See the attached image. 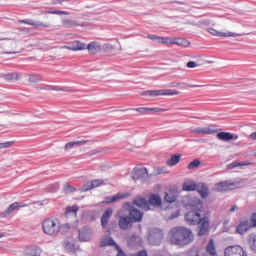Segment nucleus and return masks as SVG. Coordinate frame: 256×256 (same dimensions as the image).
<instances>
[{
  "mask_svg": "<svg viewBox=\"0 0 256 256\" xmlns=\"http://www.w3.org/2000/svg\"><path fill=\"white\" fill-rule=\"evenodd\" d=\"M208 33L210 35H214V37H239L240 35L233 32H221L219 30H215L214 28H208Z\"/></svg>",
  "mask_w": 256,
  "mask_h": 256,
  "instance_id": "16",
  "label": "nucleus"
},
{
  "mask_svg": "<svg viewBox=\"0 0 256 256\" xmlns=\"http://www.w3.org/2000/svg\"><path fill=\"white\" fill-rule=\"evenodd\" d=\"M42 231L49 237H57L59 233L65 235L71 231L69 223L62 224L61 220L55 217L46 218L42 222Z\"/></svg>",
  "mask_w": 256,
  "mask_h": 256,
  "instance_id": "3",
  "label": "nucleus"
},
{
  "mask_svg": "<svg viewBox=\"0 0 256 256\" xmlns=\"http://www.w3.org/2000/svg\"><path fill=\"white\" fill-rule=\"evenodd\" d=\"M93 235V230L89 227H85L79 232L78 239L79 241L87 242L91 241V236Z\"/></svg>",
  "mask_w": 256,
  "mask_h": 256,
  "instance_id": "18",
  "label": "nucleus"
},
{
  "mask_svg": "<svg viewBox=\"0 0 256 256\" xmlns=\"http://www.w3.org/2000/svg\"><path fill=\"white\" fill-rule=\"evenodd\" d=\"M233 189H237V186L235 185V182L231 180L219 182L214 186V191H218L219 193L232 191Z\"/></svg>",
  "mask_w": 256,
  "mask_h": 256,
  "instance_id": "9",
  "label": "nucleus"
},
{
  "mask_svg": "<svg viewBox=\"0 0 256 256\" xmlns=\"http://www.w3.org/2000/svg\"><path fill=\"white\" fill-rule=\"evenodd\" d=\"M166 203H174L177 201V190H169L164 196Z\"/></svg>",
  "mask_w": 256,
  "mask_h": 256,
  "instance_id": "26",
  "label": "nucleus"
},
{
  "mask_svg": "<svg viewBox=\"0 0 256 256\" xmlns=\"http://www.w3.org/2000/svg\"><path fill=\"white\" fill-rule=\"evenodd\" d=\"M51 15H70L69 12L67 11H61V10H55V11H51L49 12Z\"/></svg>",
  "mask_w": 256,
  "mask_h": 256,
  "instance_id": "48",
  "label": "nucleus"
},
{
  "mask_svg": "<svg viewBox=\"0 0 256 256\" xmlns=\"http://www.w3.org/2000/svg\"><path fill=\"white\" fill-rule=\"evenodd\" d=\"M239 210V207L237 205H234L232 208H230V213H235V211Z\"/></svg>",
  "mask_w": 256,
  "mask_h": 256,
  "instance_id": "54",
  "label": "nucleus"
},
{
  "mask_svg": "<svg viewBox=\"0 0 256 256\" xmlns=\"http://www.w3.org/2000/svg\"><path fill=\"white\" fill-rule=\"evenodd\" d=\"M65 1H69V0H55L53 2V5H61V3H65Z\"/></svg>",
  "mask_w": 256,
  "mask_h": 256,
  "instance_id": "53",
  "label": "nucleus"
},
{
  "mask_svg": "<svg viewBox=\"0 0 256 256\" xmlns=\"http://www.w3.org/2000/svg\"><path fill=\"white\" fill-rule=\"evenodd\" d=\"M23 207H27V205L22 204L21 202H14L6 210H4L1 213V217H3V218L11 217V215L13 214V212L15 210L23 209Z\"/></svg>",
  "mask_w": 256,
  "mask_h": 256,
  "instance_id": "11",
  "label": "nucleus"
},
{
  "mask_svg": "<svg viewBox=\"0 0 256 256\" xmlns=\"http://www.w3.org/2000/svg\"><path fill=\"white\" fill-rule=\"evenodd\" d=\"M165 111H168V109L159 107L148 108V115H153L154 113H165Z\"/></svg>",
  "mask_w": 256,
  "mask_h": 256,
  "instance_id": "35",
  "label": "nucleus"
},
{
  "mask_svg": "<svg viewBox=\"0 0 256 256\" xmlns=\"http://www.w3.org/2000/svg\"><path fill=\"white\" fill-rule=\"evenodd\" d=\"M249 245L252 251H256V235L252 234L249 236Z\"/></svg>",
  "mask_w": 256,
  "mask_h": 256,
  "instance_id": "38",
  "label": "nucleus"
},
{
  "mask_svg": "<svg viewBox=\"0 0 256 256\" xmlns=\"http://www.w3.org/2000/svg\"><path fill=\"white\" fill-rule=\"evenodd\" d=\"M27 256H41V249L33 248L31 252L27 254Z\"/></svg>",
  "mask_w": 256,
  "mask_h": 256,
  "instance_id": "46",
  "label": "nucleus"
},
{
  "mask_svg": "<svg viewBox=\"0 0 256 256\" xmlns=\"http://www.w3.org/2000/svg\"><path fill=\"white\" fill-rule=\"evenodd\" d=\"M148 38L151 41H157L158 43H163L164 45H167L168 37H161V36H157L155 34H150V35H148Z\"/></svg>",
  "mask_w": 256,
  "mask_h": 256,
  "instance_id": "32",
  "label": "nucleus"
},
{
  "mask_svg": "<svg viewBox=\"0 0 256 256\" xmlns=\"http://www.w3.org/2000/svg\"><path fill=\"white\" fill-rule=\"evenodd\" d=\"M199 165H201V161H199L198 159L190 162L187 166V169L191 170V169H197V167H199Z\"/></svg>",
  "mask_w": 256,
  "mask_h": 256,
  "instance_id": "41",
  "label": "nucleus"
},
{
  "mask_svg": "<svg viewBox=\"0 0 256 256\" xmlns=\"http://www.w3.org/2000/svg\"><path fill=\"white\" fill-rule=\"evenodd\" d=\"M148 239L152 243V245H160L161 241L163 240V231L159 229L153 230L152 232H150Z\"/></svg>",
  "mask_w": 256,
  "mask_h": 256,
  "instance_id": "12",
  "label": "nucleus"
},
{
  "mask_svg": "<svg viewBox=\"0 0 256 256\" xmlns=\"http://www.w3.org/2000/svg\"><path fill=\"white\" fill-rule=\"evenodd\" d=\"M15 141H8V142H2L0 143V149H7L11 147V145H14Z\"/></svg>",
  "mask_w": 256,
  "mask_h": 256,
  "instance_id": "45",
  "label": "nucleus"
},
{
  "mask_svg": "<svg viewBox=\"0 0 256 256\" xmlns=\"http://www.w3.org/2000/svg\"><path fill=\"white\" fill-rule=\"evenodd\" d=\"M111 215H113V208H107L101 217V225L103 229L107 227L109 220L111 219Z\"/></svg>",
  "mask_w": 256,
  "mask_h": 256,
  "instance_id": "23",
  "label": "nucleus"
},
{
  "mask_svg": "<svg viewBox=\"0 0 256 256\" xmlns=\"http://www.w3.org/2000/svg\"><path fill=\"white\" fill-rule=\"evenodd\" d=\"M192 87H201V86L194 85V86H192Z\"/></svg>",
  "mask_w": 256,
  "mask_h": 256,
  "instance_id": "58",
  "label": "nucleus"
},
{
  "mask_svg": "<svg viewBox=\"0 0 256 256\" xmlns=\"http://www.w3.org/2000/svg\"><path fill=\"white\" fill-rule=\"evenodd\" d=\"M87 143H89L88 140L68 142L65 144L64 149H65V151H71V149H73V147H77L79 145H87Z\"/></svg>",
  "mask_w": 256,
  "mask_h": 256,
  "instance_id": "25",
  "label": "nucleus"
},
{
  "mask_svg": "<svg viewBox=\"0 0 256 256\" xmlns=\"http://www.w3.org/2000/svg\"><path fill=\"white\" fill-rule=\"evenodd\" d=\"M0 41H3V40H0ZM0 47H3V43H2V44H0Z\"/></svg>",
  "mask_w": 256,
  "mask_h": 256,
  "instance_id": "56",
  "label": "nucleus"
},
{
  "mask_svg": "<svg viewBox=\"0 0 256 256\" xmlns=\"http://www.w3.org/2000/svg\"><path fill=\"white\" fill-rule=\"evenodd\" d=\"M179 85H181V83H177V87H179Z\"/></svg>",
  "mask_w": 256,
  "mask_h": 256,
  "instance_id": "57",
  "label": "nucleus"
},
{
  "mask_svg": "<svg viewBox=\"0 0 256 256\" xmlns=\"http://www.w3.org/2000/svg\"><path fill=\"white\" fill-rule=\"evenodd\" d=\"M249 229H251V223H249L248 220H243L237 227V233L240 235H245Z\"/></svg>",
  "mask_w": 256,
  "mask_h": 256,
  "instance_id": "24",
  "label": "nucleus"
},
{
  "mask_svg": "<svg viewBox=\"0 0 256 256\" xmlns=\"http://www.w3.org/2000/svg\"><path fill=\"white\" fill-rule=\"evenodd\" d=\"M187 256H205V254L198 249H192L188 252Z\"/></svg>",
  "mask_w": 256,
  "mask_h": 256,
  "instance_id": "42",
  "label": "nucleus"
},
{
  "mask_svg": "<svg viewBox=\"0 0 256 256\" xmlns=\"http://www.w3.org/2000/svg\"><path fill=\"white\" fill-rule=\"evenodd\" d=\"M166 45H178V47H190L191 42L185 38L168 37Z\"/></svg>",
  "mask_w": 256,
  "mask_h": 256,
  "instance_id": "10",
  "label": "nucleus"
},
{
  "mask_svg": "<svg viewBox=\"0 0 256 256\" xmlns=\"http://www.w3.org/2000/svg\"><path fill=\"white\" fill-rule=\"evenodd\" d=\"M196 189L198 193L201 195L202 199H207V197H209V188H207V185H198Z\"/></svg>",
  "mask_w": 256,
  "mask_h": 256,
  "instance_id": "31",
  "label": "nucleus"
},
{
  "mask_svg": "<svg viewBox=\"0 0 256 256\" xmlns=\"http://www.w3.org/2000/svg\"><path fill=\"white\" fill-rule=\"evenodd\" d=\"M195 182H185L182 186L183 191H195L197 189Z\"/></svg>",
  "mask_w": 256,
  "mask_h": 256,
  "instance_id": "34",
  "label": "nucleus"
},
{
  "mask_svg": "<svg viewBox=\"0 0 256 256\" xmlns=\"http://www.w3.org/2000/svg\"><path fill=\"white\" fill-rule=\"evenodd\" d=\"M249 165H253V162H249V161L237 162V161H234V162L228 164L227 169H235L236 167H249Z\"/></svg>",
  "mask_w": 256,
  "mask_h": 256,
  "instance_id": "28",
  "label": "nucleus"
},
{
  "mask_svg": "<svg viewBox=\"0 0 256 256\" xmlns=\"http://www.w3.org/2000/svg\"><path fill=\"white\" fill-rule=\"evenodd\" d=\"M254 157L256 158V152L254 153Z\"/></svg>",
  "mask_w": 256,
  "mask_h": 256,
  "instance_id": "59",
  "label": "nucleus"
},
{
  "mask_svg": "<svg viewBox=\"0 0 256 256\" xmlns=\"http://www.w3.org/2000/svg\"><path fill=\"white\" fill-rule=\"evenodd\" d=\"M114 246L117 247V243L111 237H103L100 241V247H109Z\"/></svg>",
  "mask_w": 256,
  "mask_h": 256,
  "instance_id": "29",
  "label": "nucleus"
},
{
  "mask_svg": "<svg viewBox=\"0 0 256 256\" xmlns=\"http://www.w3.org/2000/svg\"><path fill=\"white\" fill-rule=\"evenodd\" d=\"M104 52L105 53H110L111 51H115V46L111 45V44H105L103 46Z\"/></svg>",
  "mask_w": 256,
  "mask_h": 256,
  "instance_id": "47",
  "label": "nucleus"
},
{
  "mask_svg": "<svg viewBox=\"0 0 256 256\" xmlns=\"http://www.w3.org/2000/svg\"><path fill=\"white\" fill-rule=\"evenodd\" d=\"M20 23H24V25H31L32 27H49L48 23H43V22H37V21H33L31 19L29 20H21Z\"/></svg>",
  "mask_w": 256,
  "mask_h": 256,
  "instance_id": "27",
  "label": "nucleus"
},
{
  "mask_svg": "<svg viewBox=\"0 0 256 256\" xmlns=\"http://www.w3.org/2000/svg\"><path fill=\"white\" fill-rule=\"evenodd\" d=\"M86 49L90 55H97L101 51V43L99 42H90Z\"/></svg>",
  "mask_w": 256,
  "mask_h": 256,
  "instance_id": "22",
  "label": "nucleus"
},
{
  "mask_svg": "<svg viewBox=\"0 0 256 256\" xmlns=\"http://www.w3.org/2000/svg\"><path fill=\"white\" fill-rule=\"evenodd\" d=\"M125 194H117L115 196H110L105 199V203H115V201H119V199H125Z\"/></svg>",
  "mask_w": 256,
  "mask_h": 256,
  "instance_id": "33",
  "label": "nucleus"
},
{
  "mask_svg": "<svg viewBox=\"0 0 256 256\" xmlns=\"http://www.w3.org/2000/svg\"><path fill=\"white\" fill-rule=\"evenodd\" d=\"M224 256H247V252L239 245H230L224 249Z\"/></svg>",
  "mask_w": 256,
  "mask_h": 256,
  "instance_id": "8",
  "label": "nucleus"
},
{
  "mask_svg": "<svg viewBox=\"0 0 256 256\" xmlns=\"http://www.w3.org/2000/svg\"><path fill=\"white\" fill-rule=\"evenodd\" d=\"M251 139H253L254 141H256V132L252 133L250 135Z\"/></svg>",
  "mask_w": 256,
  "mask_h": 256,
  "instance_id": "55",
  "label": "nucleus"
},
{
  "mask_svg": "<svg viewBox=\"0 0 256 256\" xmlns=\"http://www.w3.org/2000/svg\"><path fill=\"white\" fill-rule=\"evenodd\" d=\"M79 211L78 206H70L66 208L65 215H77V212Z\"/></svg>",
  "mask_w": 256,
  "mask_h": 256,
  "instance_id": "37",
  "label": "nucleus"
},
{
  "mask_svg": "<svg viewBox=\"0 0 256 256\" xmlns=\"http://www.w3.org/2000/svg\"><path fill=\"white\" fill-rule=\"evenodd\" d=\"M206 253L209 256H219L217 252V246L215 244V240L211 239L206 245Z\"/></svg>",
  "mask_w": 256,
  "mask_h": 256,
  "instance_id": "21",
  "label": "nucleus"
},
{
  "mask_svg": "<svg viewBox=\"0 0 256 256\" xmlns=\"http://www.w3.org/2000/svg\"><path fill=\"white\" fill-rule=\"evenodd\" d=\"M62 24L65 27H75V21H73L71 19H62Z\"/></svg>",
  "mask_w": 256,
  "mask_h": 256,
  "instance_id": "43",
  "label": "nucleus"
},
{
  "mask_svg": "<svg viewBox=\"0 0 256 256\" xmlns=\"http://www.w3.org/2000/svg\"><path fill=\"white\" fill-rule=\"evenodd\" d=\"M64 191H65V193H75V191H77V188H75L69 184H66L64 186Z\"/></svg>",
  "mask_w": 256,
  "mask_h": 256,
  "instance_id": "44",
  "label": "nucleus"
},
{
  "mask_svg": "<svg viewBox=\"0 0 256 256\" xmlns=\"http://www.w3.org/2000/svg\"><path fill=\"white\" fill-rule=\"evenodd\" d=\"M178 90L162 89V90H146L142 93L145 97H173V95H180Z\"/></svg>",
  "mask_w": 256,
  "mask_h": 256,
  "instance_id": "6",
  "label": "nucleus"
},
{
  "mask_svg": "<svg viewBox=\"0 0 256 256\" xmlns=\"http://www.w3.org/2000/svg\"><path fill=\"white\" fill-rule=\"evenodd\" d=\"M250 221H251L252 227H256V213L252 214Z\"/></svg>",
  "mask_w": 256,
  "mask_h": 256,
  "instance_id": "50",
  "label": "nucleus"
},
{
  "mask_svg": "<svg viewBox=\"0 0 256 256\" xmlns=\"http://www.w3.org/2000/svg\"><path fill=\"white\" fill-rule=\"evenodd\" d=\"M6 79L7 81H18L19 73L12 72V73L6 74Z\"/></svg>",
  "mask_w": 256,
  "mask_h": 256,
  "instance_id": "40",
  "label": "nucleus"
},
{
  "mask_svg": "<svg viewBox=\"0 0 256 256\" xmlns=\"http://www.w3.org/2000/svg\"><path fill=\"white\" fill-rule=\"evenodd\" d=\"M217 139H220V141H237V139H239V135L231 132H219L217 134Z\"/></svg>",
  "mask_w": 256,
  "mask_h": 256,
  "instance_id": "17",
  "label": "nucleus"
},
{
  "mask_svg": "<svg viewBox=\"0 0 256 256\" xmlns=\"http://www.w3.org/2000/svg\"><path fill=\"white\" fill-rule=\"evenodd\" d=\"M132 256H147V251L142 250V251H140L139 253L134 254V255H132Z\"/></svg>",
  "mask_w": 256,
  "mask_h": 256,
  "instance_id": "52",
  "label": "nucleus"
},
{
  "mask_svg": "<svg viewBox=\"0 0 256 256\" xmlns=\"http://www.w3.org/2000/svg\"><path fill=\"white\" fill-rule=\"evenodd\" d=\"M3 41V49L6 55H15L19 53V41L15 38H0Z\"/></svg>",
  "mask_w": 256,
  "mask_h": 256,
  "instance_id": "5",
  "label": "nucleus"
},
{
  "mask_svg": "<svg viewBox=\"0 0 256 256\" xmlns=\"http://www.w3.org/2000/svg\"><path fill=\"white\" fill-rule=\"evenodd\" d=\"M133 204L143 209V211H151V205L152 207H161V196L159 194H150L149 201L141 196H136L133 199Z\"/></svg>",
  "mask_w": 256,
  "mask_h": 256,
  "instance_id": "4",
  "label": "nucleus"
},
{
  "mask_svg": "<svg viewBox=\"0 0 256 256\" xmlns=\"http://www.w3.org/2000/svg\"><path fill=\"white\" fill-rule=\"evenodd\" d=\"M147 168H134L132 172L133 181H143L145 177H148Z\"/></svg>",
  "mask_w": 256,
  "mask_h": 256,
  "instance_id": "13",
  "label": "nucleus"
},
{
  "mask_svg": "<svg viewBox=\"0 0 256 256\" xmlns=\"http://www.w3.org/2000/svg\"><path fill=\"white\" fill-rule=\"evenodd\" d=\"M186 66L188 69H195V67H197V63L195 61H189Z\"/></svg>",
  "mask_w": 256,
  "mask_h": 256,
  "instance_id": "49",
  "label": "nucleus"
},
{
  "mask_svg": "<svg viewBox=\"0 0 256 256\" xmlns=\"http://www.w3.org/2000/svg\"><path fill=\"white\" fill-rule=\"evenodd\" d=\"M189 131L193 135H215V133H217V128L215 125L210 124L207 127L190 128Z\"/></svg>",
  "mask_w": 256,
  "mask_h": 256,
  "instance_id": "7",
  "label": "nucleus"
},
{
  "mask_svg": "<svg viewBox=\"0 0 256 256\" xmlns=\"http://www.w3.org/2000/svg\"><path fill=\"white\" fill-rule=\"evenodd\" d=\"M129 218L134 223H139L143 219V212L137 208H130L129 210Z\"/></svg>",
  "mask_w": 256,
  "mask_h": 256,
  "instance_id": "15",
  "label": "nucleus"
},
{
  "mask_svg": "<svg viewBox=\"0 0 256 256\" xmlns=\"http://www.w3.org/2000/svg\"><path fill=\"white\" fill-rule=\"evenodd\" d=\"M179 161H181V154H175L166 161V164L168 167H175V165H178Z\"/></svg>",
  "mask_w": 256,
  "mask_h": 256,
  "instance_id": "30",
  "label": "nucleus"
},
{
  "mask_svg": "<svg viewBox=\"0 0 256 256\" xmlns=\"http://www.w3.org/2000/svg\"><path fill=\"white\" fill-rule=\"evenodd\" d=\"M103 183H104V181L102 179L92 180L83 186V191H91V189L101 187V185H103Z\"/></svg>",
  "mask_w": 256,
  "mask_h": 256,
  "instance_id": "20",
  "label": "nucleus"
},
{
  "mask_svg": "<svg viewBox=\"0 0 256 256\" xmlns=\"http://www.w3.org/2000/svg\"><path fill=\"white\" fill-rule=\"evenodd\" d=\"M132 220L129 216H120L118 225L120 229H123L124 231L127 230L129 227H132Z\"/></svg>",
  "mask_w": 256,
  "mask_h": 256,
  "instance_id": "19",
  "label": "nucleus"
},
{
  "mask_svg": "<svg viewBox=\"0 0 256 256\" xmlns=\"http://www.w3.org/2000/svg\"><path fill=\"white\" fill-rule=\"evenodd\" d=\"M193 241H195V234H193V231L187 227L178 226L169 231L170 245L185 247L191 245Z\"/></svg>",
  "mask_w": 256,
  "mask_h": 256,
  "instance_id": "2",
  "label": "nucleus"
},
{
  "mask_svg": "<svg viewBox=\"0 0 256 256\" xmlns=\"http://www.w3.org/2000/svg\"><path fill=\"white\" fill-rule=\"evenodd\" d=\"M201 213H203V202L200 199H194L190 204V211L185 215L188 225H199V237H203L209 231L210 224L209 216L201 217Z\"/></svg>",
  "mask_w": 256,
  "mask_h": 256,
  "instance_id": "1",
  "label": "nucleus"
},
{
  "mask_svg": "<svg viewBox=\"0 0 256 256\" xmlns=\"http://www.w3.org/2000/svg\"><path fill=\"white\" fill-rule=\"evenodd\" d=\"M116 249L118 251L117 256H125V253H123V250L119 247V245H116Z\"/></svg>",
  "mask_w": 256,
  "mask_h": 256,
  "instance_id": "51",
  "label": "nucleus"
},
{
  "mask_svg": "<svg viewBox=\"0 0 256 256\" xmlns=\"http://www.w3.org/2000/svg\"><path fill=\"white\" fill-rule=\"evenodd\" d=\"M130 110L137 111V113H140V115H149L148 107L131 108Z\"/></svg>",
  "mask_w": 256,
  "mask_h": 256,
  "instance_id": "36",
  "label": "nucleus"
},
{
  "mask_svg": "<svg viewBox=\"0 0 256 256\" xmlns=\"http://www.w3.org/2000/svg\"><path fill=\"white\" fill-rule=\"evenodd\" d=\"M63 49H67L68 51H85L87 49V45L79 40L73 41L68 46H63Z\"/></svg>",
  "mask_w": 256,
  "mask_h": 256,
  "instance_id": "14",
  "label": "nucleus"
},
{
  "mask_svg": "<svg viewBox=\"0 0 256 256\" xmlns=\"http://www.w3.org/2000/svg\"><path fill=\"white\" fill-rule=\"evenodd\" d=\"M41 80V75L39 74H31L28 78L29 83H39Z\"/></svg>",
  "mask_w": 256,
  "mask_h": 256,
  "instance_id": "39",
  "label": "nucleus"
}]
</instances>
